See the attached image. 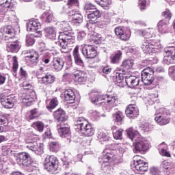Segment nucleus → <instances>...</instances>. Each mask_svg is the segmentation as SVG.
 Returning a JSON list of instances; mask_svg holds the SVG:
<instances>
[{"label": "nucleus", "instance_id": "nucleus-33", "mask_svg": "<svg viewBox=\"0 0 175 175\" xmlns=\"http://www.w3.org/2000/svg\"><path fill=\"white\" fill-rule=\"evenodd\" d=\"M21 99L22 100L23 105L27 107L31 106V105H32V102H33V98L25 93L22 94Z\"/></svg>", "mask_w": 175, "mask_h": 175}, {"label": "nucleus", "instance_id": "nucleus-10", "mask_svg": "<svg viewBox=\"0 0 175 175\" xmlns=\"http://www.w3.org/2000/svg\"><path fill=\"white\" fill-rule=\"evenodd\" d=\"M163 62L166 65L175 64V50L174 47H167L164 49Z\"/></svg>", "mask_w": 175, "mask_h": 175}, {"label": "nucleus", "instance_id": "nucleus-54", "mask_svg": "<svg viewBox=\"0 0 175 175\" xmlns=\"http://www.w3.org/2000/svg\"><path fill=\"white\" fill-rule=\"evenodd\" d=\"M90 40L92 44H99L100 43V40L96 36V34L91 35Z\"/></svg>", "mask_w": 175, "mask_h": 175}, {"label": "nucleus", "instance_id": "nucleus-20", "mask_svg": "<svg viewBox=\"0 0 175 175\" xmlns=\"http://www.w3.org/2000/svg\"><path fill=\"white\" fill-rule=\"evenodd\" d=\"M142 81L144 85H151L154 81V72H147L145 70L144 72H142Z\"/></svg>", "mask_w": 175, "mask_h": 175}, {"label": "nucleus", "instance_id": "nucleus-30", "mask_svg": "<svg viewBox=\"0 0 175 175\" xmlns=\"http://www.w3.org/2000/svg\"><path fill=\"white\" fill-rule=\"evenodd\" d=\"M73 6H79V0H68L66 5L63 7L64 12L75 10Z\"/></svg>", "mask_w": 175, "mask_h": 175}, {"label": "nucleus", "instance_id": "nucleus-62", "mask_svg": "<svg viewBox=\"0 0 175 175\" xmlns=\"http://www.w3.org/2000/svg\"><path fill=\"white\" fill-rule=\"evenodd\" d=\"M147 5V0H139L138 1V5L141 10H144L146 9V5Z\"/></svg>", "mask_w": 175, "mask_h": 175}, {"label": "nucleus", "instance_id": "nucleus-29", "mask_svg": "<svg viewBox=\"0 0 175 175\" xmlns=\"http://www.w3.org/2000/svg\"><path fill=\"white\" fill-rule=\"evenodd\" d=\"M90 13L88 14V18L89 21H91L92 24H95L96 20L102 17V14L98 10H95L94 11H90Z\"/></svg>", "mask_w": 175, "mask_h": 175}, {"label": "nucleus", "instance_id": "nucleus-64", "mask_svg": "<svg viewBox=\"0 0 175 175\" xmlns=\"http://www.w3.org/2000/svg\"><path fill=\"white\" fill-rule=\"evenodd\" d=\"M150 173L152 175H161V171L158 167H153L150 169Z\"/></svg>", "mask_w": 175, "mask_h": 175}, {"label": "nucleus", "instance_id": "nucleus-58", "mask_svg": "<svg viewBox=\"0 0 175 175\" xmlns=\"http://www.w3.org/2000/svg\"><path fill=\"white\" fill-rule=\"evenodd\" d=\"M12 59H13L12 70H13L14 73H16L17 72V69H18V62H17V57L14 56L12 57Z\"/></svg>", "mask_w": 175, "mask_h": 175}, {"label": "nucleus", "instance_id": "nucleus-23", "mask_svg": "<svg viewBox=\"0 0 175 175\" xmlns=\"http://www.w3.org/2000/svg\"><path fill=\"white\" fill-rule=\"evenodd\" d=\"M72 57L75 60V64L78 66H81V68H84V61L81 59V56H80V53H79V46H76L72 51Z\"/></svg>", "mask_w": 175, "mask_h": 175}, {"label": "nucleus", "instance_id": "nucleus-4", "mask_svg": "<svg viewBox=\"0 0 175 175\" xmlns=\"http://www.w3.org/2000/svg\"><path fill=\"white\" fill-rule=\"evenodd\" d=\"M107 99L109 105L116 106V102H118L117 97L113 95L102 94L99 93H92L90 94V100L94 105H99L102 103V100Z\"/></svg>", "mask_w": 175, "mask_h": 175}, {"label": "nucleus", "instance_id": "nucleus-21", "mask_svg": "<svg viewBox=\"0 0 175 175\" xmlns=\"http://www.w3.org/2000/svg\"><path fill=\"white\" fill-rule=\"evenodd\" d=\"M125 82L130 88H135L140 82V79L136 76L126 75L125 77Z\"/></svg>", "mask_w": 175, "mask_h": 175}, {"label": "nucleus", "instance_id": "nucleus-43", "mask_svg": "<svg viewBox=\"0 0 175 175\" xmlns=\"http://www.w3.org/2000/svg\"><path fill=\"white\" fill-rule=\"evenodd\" d=\"M49 146L52 152H58V150L61 149V144H59L58 142H50Z\"/></svg>", "mask_w": 175, "mask_h": 175}, {"label": "nucleus", "instance_id": "nucleus-42", "mask_svg": "<svg viewBox=\"0 0 175 175\" xmlns=\"http://www.w3.org/2000/svg\"><path fill=\"white\" fill-rule=\"evenodd\" d=\"M45 32L49 39H54V38L57 36V32L55 31V29L54 27H47L45 29Z\"/></svg>", "mask_w": 175, "mask_h": 175}, {"label": "nucleus", "instance_id": "nucleus-25", "mask_svg": "<svg viewBox=\"0 0 175 175\" xmlns=\"http://www.w3.org/2000/svg\"><path fill=\"white\" fill-rule=\"evenodd\" d=\"M161 167L165 175H169V174L172 172V170L175 168V163L164 161L162 162Z\"/></svg>", "mask_w": 175, "mask_h": 175}, {"label": "nucleus", "instance_id": "nucleus-41", "mask_svg": "<svg viewBox=\"0 0 175 175\" xmlns=\"http://www.w3.org/2000/svg\"><path fill=\"white\" fill-rule=\"evenodd\" d=\"M110 159H112V161H114L116 159L114 158V155L113 154L109 152H103V157H102L103 163H109V161Z\"/></svg>", "mask_w": 175, "mask_h": 175}, {"label": "nucleus", "instance_id": "nucleus-5", "mask_svg": "<svg viewBox=\"0 0 175 175\" xmlns=\"http://www.w3.org/2000/svg\"><path fill=\"white\" fill-rule=\"evenodd\" d=\"M156 117L154 121L159 124V125H166L170 122V112L165 108H159L156 111Z\"/></svg>", "mask_w": 175, "mask_h": 175}, {"label": "nucleus", "instance_id": "nucleus-26", "mask_svg": "<svg viewBox=\"0 0 175 175\" xmlns=\"http://www.w3.org/2000/svg\"><path fill=\"white\" fill-rule=\"evenodd\" d=\"M65 65V59L62 57H54L53 59V66L56 72L62 70Z\"/></svg>", "mask_w": 175, "mask_h": 175}, {"label": "nucleus", "instance_id": "nucleus-3", "mask_svg": "<svg viewBox=\"0 0 175 175\" xmlns=\"http://www.w3.org/2000/svg\"><path fill=\"white\" fill-rule=\"evenodd\" d=\"M39 136L38 135L32 134L27 139H26V148L33 151L36 155L43 154V145L42 144L38 143Z\"/></svg>", "mask_w": 175, "mask_h": 175}, {"label": "nucleus", "instance_id": "nucleus-6", "mask_svg": "<svg viewBox=\"0 0 175 175\" xmlns=\"http://www.w3.org/2000/svg\"><path fill=\"white\" fill-rule=\"evenodd\" d=\"M7 43V51L10 53H17L20 50V42L15 36H5L4 38Z\"/></svg>", "mask_w": 175, "mask_h": 175}, {"label": "nucleus", "instance_id": "nucleus-14", "mask_svg": "<svg viewBox=\"0 0 175 175\" xmlns=\"http://www.w3.org/2000/svg\"><path fill=\"white\" fill-rule=\"evenodd\" d=\"M65 13L68 14L72 17L71 22L74 25H79L83 23V16L79 12L75 10H72L71 11H67Z\"/></svg>", "mask_w": 175, "mask_h": 175}, {"label": "nucleus", "instance_id": "nucleus-27", "mask_svg": "<svg viewBox=\"0 0 175 175\" xmlns=\"http://www.w3.org/2000/svg\"><path fill=\"white\" fill-rule=\"evenodd\" d=\"M53 117L56 121H58V122H64V121H66L68 119L65 111H64L62 109H58L54 111Z\"/></svg>", "mask_w": 175, "mask_h": 175}, {"label": "nucleus", "instance_id": "nucleus-2", "mask_svg": "<svg viewBox=\"0 0 175 175\" xmlns=\"http://www.w3.org/2000/svg\"><path fill=\"white\" fill-rule=\"evenodd\" d=\"M127 136L132 142L135 140L132 146L133 151L135 154H139V152L146 151L148 149V142H147L146 139L142 137H137V135H135L132 128L127 130Z\"/></svg>", "mask_w": 175, "mask_h": 175}, {"label": "nucleus", "instance_id": "nucleus-36", "mask_svg": "<svg viewBox=\"0 0 175 175\" xmlns=\"http://www.w3.org/2000/svg\"><path fill=\"white\" fill-rule=\"evenodd\" d=\"M167 148V145L165 144V142L161 143L159 146V148L160 149V154L161 155H163V157H167L168 158H170V152L167 151L166 148Z\"/></svg>", "mask_w": 175, "mask_h": 175}, {"label": "nucleus", "instance_id": "nucleus-17", "mask_svg": "<svg viewBox=\"0 0 175 175\" xmlns=\"http://www.w3.org/2000/svg\"><path fill=\"white\" fill-rule=\"evenodd\" d=\"M139 156H135L133 158L134 165L138 172H147L148 170V163L143 161L142 159H137Z\"/></svg>", "mask_w": 175, "mask_h": 175}, {"label": "nucleus", "instance_id": "nucleus-31", "mask_svg": "<svg viewBox=\"0 0 175 175\" xmlns=\"http://www.w3.org/2000/svg\"><path fill=\"white\" fill-rule=\"evenodd\" d=\"M1 31L5 37L6 35H8V36H15L16 35V30H14V28H13L12 25L4 26L1 28Z\"/></svg>", "mask_w": 175, "mask_h": 175}, {"label": "nucleus", "instance_id": "nucleus-8", "mask_svg": "<svg viewBox=\"0 0 175 175\" xmlns=\"http://www.w3.org/2000/svg\"><path fill=\"white\" fill-rule=\"evenodd\" d=\"M16 162L20 166H31L32 164V157L27 152H20L16 157Z\"/></svg>", "mask_w": 175, "mask_h": 175}, {"label": "nucleus", "instance_id": "nucleus-61", "mask_svg": "<svg viewBox=\"0 0 175 175\" xmlns=\"http://www.w3.org/2000/svg\"><path fill=\"white\" fill-rule=\"evenodd\" d=\"M162 16L163 17H164V18H166V20H168V21L170 20V18H172V13L169 10H165V11H164L162 13Z\"/></svg>", "mask_w": 175, "mask_h": 175}, {"label": "nucleus", "instance_id": "nucleus-52", "mask_svg": "<svg viewBox=\"0 0 175 175\" xmlns=\"http://www.w3.org/2000/svg\"><path fill=\"white\" fill-rule=\"evenodd\" d=\"M84 10L86 12H90V10H96V7L95 6V5L92 4L90 2H86L85 3Z\"/></svg>", "mask_w": 175, "mask_h": 175}, {"label": "nucleus", "instance_id": "nucleus-59", "mask_svg": "<svg viewBox=\"0 0 175 175\" xmlns=\"http://www.w3.org/2000/svg\"><path fill=\"white\" fill-rule=\"evenodd\" d=\"M35 44V39L31 36H26V46H33Z\"/></svg>", "mask_w": 175, "mask_h": 175}, {"label": "nucleus", "instance_id": "nucleus-49", "mask_svg": "<svg viewBox=\"0 0 175 175\" xmlns=\"http://www.w3.org/2000/svg\"><path fill=\"white\" fill-rule=\"evenodd\" d=\"M57 106H58V99L55 98L51 100L49 105L46 106V109H48V110H53V109H55Z\"/></svg>", "mask_w": 175, "mask_h": 175}, {"label": "nucleus", "instance_id": "nucleus-1", "mask_svg": "<svg viewBox=\"0 0 175 175\" xmlns=\"http://www.w3.org/2000/svg\"><path fill=\"white\" fill-rule=\"evenodd\" d=\"M62 28H63L64 31L60 32L59 35L58 44L62 48L61 49L62 53H67L68 51L65 50L68 49V44L75 43V34L72 32V27L67 21L62 23Z\"/></svg>", "mask_w": 175, "mask_h": 175}, {"label": "nucleus", "instance_id": "nucleus-9", "mask_svg": "<svg viewBox=\"0 0 175 175\" xmlns=\"http://www.w3.org/2000/svg\"><path fill=\"white\" fill-rule=\"evenodd\" d=\"M0 100L5 109H12L14 107V103L17 102V97L13 94L8 96L3 95L1 96Z\"/></svg>", "mask_w": 175, "mask_h": 175}, {"label": "nucleus", "instance_id": "nucleus-15", "mask_svg": "<svg viewBox=\"0 0 175 175\" xmlns=\"http://www.w3.org/2000/svg\"><path fill=\"white\" fill-rule=\"evenodd\" d=\"M58 133L61 137H66L67 142H70V129L65 126L62 124L57 125Z\"/></svg>", "mask_w": 175, "mask_h": 175}, {"label": "nucleus", "instance_id": "nucleus-39", "mask_svg": "<svg viewBox=\"0 0 175 175\" xmlns=\"http://www.w3.org/2000/svg\"><path fill=\"white\" fill-rule=\"evenodd\" d=\"M88 121L85 120L83 117L77 118L75 120V129L78 130L80 127L83 126V125L87 124Z\"/></svg>", "mask_w": 175, "mask_h": 175}, {"label": "nucleus", "instance_id": "nucleus-22", "mask_svg": "<svg viewBox=\"0 0 175 175\" xmlns=\"http://www.w3.org/2000/svg\"><path fill=\"white\" fill-rule=\"evenodd\" d=\"M115 33L118 39H121V40L126 41L129 40L131 38V35L126 33L124 28L122 27H118L115 29Z\"/></svg>", "mask_w": 175, "mask_h": 175}, {"label": "nucleus", "instance_id": "nucleus-37", "mask_svg": "<svg viewBox=\"0 0 175 175\" xmlns=\"http://www.w3.org/2000/svg\"><path fill=\"white\" fill-rule=\"evenodd\" d=\"M159 31L161 33H167L169 32V27L166 23H163V21H161L158 23Z\"/></svg>", "mask_w": 175, "mask_h": 175}, {"label": "nucleus", "instance_id": "nucleus-12", "mask_svg": "<svg viewBox=\"0 0 175 175\" xmlns=\"http://www.w3.org/2000/svg\"><path fill=\"white\" fill-rule=\"evenodd\" d=\"M82 54L87 59H92L96 57L98 52L92 45H85L82 48Z\"/></svg>", "mask_w": 175, "mask_h": 175}, {"label": "nucleus", "instance_id": "nucleus-32", "mask_svg": "<svg viewBox=\"0 0 175 175\" xmlns=\"http://www.w3.org/2000/svg\"><path fill=\"white\" fill-rule=\"evenodd\" d=\"M55 81V77L51 75V73L47 72L42 77V81H41V84H44L45 85H48V84H53Z\"/></svg>", "mask_w": 175, "mask_h": 175}, {"label": "nucleus", "instance_id": "nucleus-24", "mask_svg": "<svg viewBox=\"0 0 175 175\" xmlns=\"http://www.w3.org/2000/svg\"><path fill=\"white\" fill-rule=\"evenodd\" d=\"M40 23L38 20H31L30 21L27 25V31H29V32H37L39 33L40 31Z\"/></svg>", "mask_w": 175, "mask_h": 175}, {"label": "nucleus", "instance_id": "nucleus-56", "mask_svg": "<svg viewBox=\"0 0 175 175\" xmlns=\"http://www.w3.org/2000/svg\"><path fill=\"white\" fill-rule=\"evenodd\" d=\"M148 41H149L150 47H152V49H158V47H159V44H161V42H159V41H157L155 40L148 39Z\"/></svg>", "mask_w": 175, "mask_h": 175}, {"label": "nucleus", "instance_id": "nucleus-18", "mask_svg": "<svg viewBox=\"0 0 175 175\" xmlns=\"http://www.w3.org/2000/svg\"><path fill=\"white\" fill-rule=\"evenodd\" d=\"M13 8L12 6V0H4L0 4V17H5L8 12Z\"/></svg>", "mask_w": 175, "mask_h": 175}, {"label": "nucleus", "instance_id": "nucleus-63", "mask_svg": "<svg viewBox=\"0 0 175 175\" xmlns=\"http://www.w3.org/2000/svg\"><path fill=\"white\" fill-rule=\"evenodd\" d=\"M169 76L172 77L173 80L175 81V66L169 68Z\"/></svg>", "mask_w": 175, "mask_h": 175}, {"label": "nucleus", "instance_id": "nucleus-53", "mask_svg": "<svg viewBox=\"0 0 175 175\" xmlns=\"http://www.w3.org/2000/svg\"><path fill=\"white\" fill-rule=\"evenodd\" d=\"M139 128H141V129L144 131V132H150L152 131V126L148 123L142 124L141 126H139Z\"/></svg>", "mask_w": 175, "mask_h": 175}, {"label": "nucleus", "instance_id": "nucleus-50", "mask_svg": "<svg viewBox=\"0 0 175 175\" xmlns=\"http://www.w3.org/2000/svg\"><path fill=\"white\" fill-rule=\"evenodd\" d=\"M40 116V112H39V110L36 108L31 109L30 111V115H29V119L33 120V118H36Z\"/></svg>", "mask_w": 175, "mask_h": 175}, {"label": "nucleus", "instance_id": "nucleus-51", "mask_svg": "<svg viewBox=\"0 0 175 175\" xmlns=\"http://www.w3.org/2000/svg\"><path fill=\"white\" fill-rule=\"evenodd\" d=\"M122 132H124L122 129H120L116 131H113L114 139L116 140H121V139H122Z\"/></svg>", "mask_w": 175, "mask_h": 175}, {"label": "nucleus", "instance_id": "nucleus-35", "mask_svg": "<svg viewBox=\"0 0 175 175\" xmlns=\"http://www.w3.org/2000/svg\"><path fill=\"white\" fill-rule=\"evenodd\" d=\"M29 55H26V58H29L31 62L33 64H38L39 59V55L35 50H31Z\"/></svg>", "mask_w": 175, "mask_h": 175}, {"label": "nucleus", "instance_id": "nucleus-13", "mask_svg": "<svg viewBox=\"0 0 175 175\" xmlns=\"http://www.w3.org/2000/svg\"><path fill=\"white\" fill-rule=\"evenodd\" d=\"M136 101L132 100V103L130 104L125 110V113L129 118H135L139 116V109L136 107Z\"/></svg>", "mask_w": 175, "mask_h": 175}, {"label": "nucleus", "instance_id": "nucleus-57", "mask_svg": "<svg viewBox=\"0 0 175 175\" xmlns=\"http://www.w3.org/2000/svg\"><path fill=\"white\" fill-rule=\"evenodd\" d=\"M96 3L102 6V8H105L108 5H110V0H96Z\"/></svg>", "mask_w": 175, "mask_h": 175}, {"label": "nucleus", "instance_id": "nucleus-28", "mask_svg": "<svg viewBox=\"0 0 175 175\" xmlns=\"http://www.w3.org/2000/svg\"><path fill=\"white\" fill-rule=\"evenodd\" d=\"M132 66H133V60L126 59L122 62L121 68H117L116 70L118 72H122V73H125V70H128V69H131Z\"/></svg>", "mask_w": 175, "mask_h": 175}, {"label": "nucleus", "instance_id": "nucleus-19", "mask_svg": "<svg viewBox=\"0 0 175 175\" xmlns=\"http://www.w3.org/2000/svg\"><path fill=\"white\" fill-rule=\"evenodd\" d=\"M62 98H64L68 103H75V99H76V96L75 95V92L71 89L64 90L62 94Z\"/></svg>", "mask_w": 175, "mask_h": 175}, {"label": "nucleus", "instance_id": "nucleus-55", "mask_svg": "<svg viewBox=\"0 0 175 175\" xmlns=\"http://www.w3.org/2000/svg\"><path fill=\"white\" fill-rule=\"evenodd\" d=\"M123 118L124 115L122 114V112L118 111L115 113V121H116V122H122Z\"/></svg>", "mask_w": 175, "mask_h": 175}, {"label": "nucleus", "instance_id": "nucleus-16", "mask_svg": "<svg viewBox=\"0 0 175 175\" xmlns=\"http://www.w3.org/2000/svg\"><path fill=\"white\" fill-rule=\"evenodd\" d=\"M77 132H80L83 135H85V136H94V134L95 133V130L92 127V125L91 124L88 123V122H86V124L81 126V127L77 130Z\"/></svg>", "mask_w": 175, "mask_h": 175}, {"label": "nucleus", "instance_id": "nucleus-34", "mask_svg": "<svg viewBox=\"0 0 175 175\" xmlns=\"http://www.w3.org/2000/svg\"><path fill=\"white\" fill-rule=\"evenodd\" d=\"M139 33L146 39H150V38H153V36H155V34H154V29H146V30H140Z\"/></svg>", "mask_w": 175, "mask_h": 175}, {"label": "nucleus", "instance_id": "nucleus-40", "mask_svg": "<svg viewBox=\"0 0 175 175\" xmlns=\"http://www.w3.org/2000/svg\"><path fill=\"white\" fill-rule=\"evenodd\" d=\"M101 169L103 170L104 173H107V175L113 174V167L109 165V163H103Z\"/></svg>", "mask_w": 175, "mask_h": 175}, {"label": "nucleus", "instance_id": "nucleus-48", "mask_svg": "<svg viewBox=\"0 0 175 175\" xmlns=\"http://www.w3.org/2000/svg\"><path fill=\"white\" fill-rule=\"evenodd\" d=\"M32 126L37 129L38 132H43V129H44V124L42 122H36L33 123Z\"/></svg>", "mask_w": 175, "mask_h": 175}, {"label": "nucleus", "instance_id": "nucleus-47", "mask_svg": "<svg viewBox=\"0 0 175 175\" xmlns=\"http://www.w3.org/2000/svg\"><path fill=\"white\" fill-rule=\"evenodd\" d=\"M124 75H125V73L122 72V71L116 72V83L121 84V83L124 81V78H125L126 77V76H124Z\"/></svg>", "mask_w": 175, "mask_h": 175}, {"label": "nucleus", "instance_id": "nucleus-7", "mask_svg": "<svg viewBox=\"0 0 175 175\" xmlns=\"http://www.w3.org/2000/svg\"><path fill=\"white\" fill-rule=\"evenodd\" d=\"M58 159L54 156H47L45 159L44 168L48 172L53 173L58 170Z\"/></svg>", "mask_w": 175, "mask_h": 175}, {"label": "nucleus", "instance_id": "nucleus-60", "mask_svg": "<svg viewBox=\"0 0 175 175\" xmlns=\"http://www.w3.org/2000/svg\"><path fill=\"white\" fill-rule=\"evenodd\" d=\"M1 152H2L3 156L8 155V154H9V152H10L12 151L10 150V146H3L1 147Z\"/></svg>", "mask_w": 175, "mask_h": 175}, {"label": "nucleus", "instance_id": "nucleus-45", "mask_svg": "<svg viewBox=\"0 0 175 175\" xmlns=\"http://www.w3.org/2000/svg\"><path fill=\"white\" fill-rule=\"evenodd\" d=\"M40 18L42 20V21H44V23H51V21H53V14H49V12H44Z\"/></svg>", "mask_w": 175, "mask_h": 175}, {"label": "nucleus", "instance_id": "nucleus-38", "mask_svg": "<svg viewBox=\"0 0 175 175\" xmlns=\"http://www.w3.org/2000/svg\"><path fill=\"white\" fill-rule=\"evenodd\" d=\"M6 18L11 21V23H17V16H16V12L13 10H10L5 15Z\"/></svg>", "mask_w": 175, "mask_h": 175}, {"label": "nucleus", "instance_id": "nucleus-44", "mask_svg": "<svg viewBox=\"0 0 175 175\" xmlns=\"http://www.w3.org/2000/svg\"><path fill=\"white\" fill-rule=\"evenodd\" d=\"M142 49L145 54L150 53L151 50H152V46L150 44V41H148V40H146L143 42Z\"/></svg>", "mask_w": 175, "mask_h": 175}, {"label": "nucleus", "instance_id": "nucleus-46", "mask_svg": "<svg viewBox=\"0 0 175 175\" xmlns=\"http://www.w3.org/2000/svg\"><path fill=\"white\" fill-rule=\"evenodd\" d=\"M121 55H122V53L121 51H118L113 56L111 57V62L112 64H118L120 60L121 59Z\"/></svg>", "mask_w": 175, "mask_h": 175}, {"label": "nucleus", "instance_id": "nucleus-11", "mask_svg": "<svg viewBox=\"0 0 175 175\" xmlns=\"http://www.w3.org/2000/svg\"><path fill=\"white\" fill-rule=\"evenodd\" d=\"M72 76L77 83L81 84V83H85L87 81V74L81 70L75 71L73 74L64 73V77Z\"/></svg>", "mask_w": 175, "mask_h": 175}]
</instances>
